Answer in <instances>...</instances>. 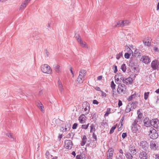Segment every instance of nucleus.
<instances>
[{"label": "nucleus", "mask_w": 159, "mask_h": 159, "mask_svg": "<svg viewBox=\"0 0 159 159\" xmlns=\"http://www.w3.org/2000/svg\"><path fill=\"white\" fill-rule=\"evenodd\" d=\"M149 132V135L151 139H154L158 138V134L157 133L156 130L153 128L150 129Z\"/></svg>", "instance_id": "nucleus-1"}, {"label": "nucleus", "mask_w": 159, "mask_h": 159, "mask_svg": "<svg viewBox=\"0 0 159 159\" xmlns=\"http://www.w3.org/2000/svg\"><path fill=\"white\" fill-rule=\"evenodd\" d=\"M50 69V66L46 64L42 65L41 66V70L45 73L50 74L51 72Z\"/></svg>", "instance_id": "nucleus-2"}, {"label": "nucleus", "mask_w": 159, "mask_h": 159, "mask_svg": "<svg viewBox=\"0 0 159 159\" xmlns=\"http://www.w3.org/2000/svg\"><path fill=\"white\" fill-rule=\"evenodd\" d=\"M73 146L72 142L71 140H66L64 142V147L66 149H70Z\"/></svg>", "instance_id": "nucleus-3"}, {"label": "nucleus", "mask_w": 159, "mask_h": 159, "mask_svg": "<svg viewBox=\"0 0 159 159\" xmlns=\"http://www.w3.org/2000/svg\"><path fill=\"white\" fill-rule=\"evenodd\" d=\"M125 89V85L124 84H119L118 88L117 89V92L119 94L121 93H124Z\"/></svg>", "instance_id": "nucleus-4"}, {"label": "nucleus", "mask_w": 159, "mask_h": 159, "mask_svg": "<svg viewBox=\"0 0 159 159\" xmlns=\"http://www.w3.org/2000/svg\"><path fill=\"white\" fill-rule=\"evenodd\" d=\"M83 109H84V111L85 112V114L87 115L88 114L89 111L90 106L89 103L87 102H83L82 105Z\"/></svg>", "instance_id": "nucleus-5"}, {"label": "nucleus", "mask_w": 159, "mask_h": 159, "mask_svg": "<svg viewBox=\"0 0 159 159\" xmlns=\"http://www.w3.org/2000/svg\"><path fill=\"white\" fill-rule=\"evenodd\" d=\"M157 142L155 140H152L150 142V146L151 148L153 150H157L158 146L157 145Z\"/></svg>", "instance_id": "nucleus-6"}, {"label": "nucleus", "mask_w": 159, "mask_h": 159, "mask_svg": "<svg viewBox=\"0 0 159 159\" xmlns=\"http://www.w3.org/2000/svg\"><path fill=\"white\" fill-rule=\"evenodd\" d=\"M139 157L140 159H148V155L145 152L142 151L139 153Z\"/></svg>", "instance_id": "nucleus-7"}, {"label": "nucleus", "mask_w": 159, "mask_h": 159, "mask_svg": "<svg viewBox=\"0 0 159 159\" xmlns=\"http://www.w3.org/2000/svg\"><path fill=\"white\" fill-rule=\"evenodd\" d=\"M141 60L143 63L145 64L149 63L151 60L149 57L146 56H143L141 58Z\"/></svg>", "instance_id": "nucleus-8"}, {"label": "nucleus", "mask_w": 159, "mask_h": 159, "mask_svg": "<svg viewBox=\"0 0 159 159\" xmlns=\"http://www.w3.org/2000/svg\"><path fill=\"white\" fill-rule=\"evenodd\" d=\"M140 146L144 150H147L149 147L148 144L145 141H142L140 142Z\"/></svg>", "instance_id": "nucleus-9"}, {"label": "nucleus", "mask_w": 159, "mask_h": 159, "mask_svg": "<svg viewBox=\"0 0 159 159\" xmlns=\"http://www.w3.org/2000/svg\"><path fill=\"white\" fill-rule=\"evenodd\" d=\"M159 62L157 60L153 61L151 63V67L154 70L157 69L158 68Z\"/></svg>", "instance_id": "nucleus-10"}, {"label": "nucleus", "mask_w": 159, "mask_h": 159, "mask_svg": "<svg viewBox=\"0 0 159 159\" xmlns=\"http://www.w3.org/2000/svg\"><path fill=\"white\" fill-rule=\"evenodd\" d=\"M129 150V153L132 154L133 155H136L137 153V151L135 147L134 146L130 145Z\"/></svg>", "instance_id": "nucleus-11"}, {"label": "nucleus", "mask_w": 159, "mask_h": 159, "mask_svg": "<svg viewBox=\"0 0 159 159\" xmlns=\"http://www.w3.org/2000/svg\"><path fill=\"white\" fill-rule=\"evenodd\" d=\"M36 105L43 113L44 112V107L41 102H36Z\"/></svg>", "instance_id": "nucleus-12"}, {"label": "nucleus", "mask_w": 159, "mask_h": 159, "mask_svg": "<svg viewBox=\"0 0 159 159\" xmlns=\"http://www.w3.org/2000/svg\"><path fill=\"white\" fill-rule=\"evenodd\" d=\"M151 120L147 117L145 118L143 120L144 125L146 127H149L151 125Z\"/></svg>", "instance_id": "nucleus-13"}, {"label": "nucleus", "mask_w": 159, "mask_h": 159, "mask_svg": "<svg viewBox=\"0 0 159 159\" xmlns=\"http://www.w3.org/2000/svg\"><path fill=\"white\" fill-rule=\"evenodd\" d=\"M133 81V79L132 78L129 77L125 79L124 78V80H123V82L126 84H132Z\"/></svg>", "instance_id": "nucleus-14"}, {"label": "nucleus", "mask_w": 159, "mask_h": 159, "mask_svg": "<svg viewBox=\"0 0 159 159\" xmlns=\"http://www.w3.org/2000/svg\"><path fill=\"white\" fill-rule=\"evenodd\" d=\"M151 125L152 126L156 128L158 127V123L157 119L152 120H151Z\"/></svg>", "instance_id": "nucleus-15"}, {"label": "nucleus", "mask_w": 159, "mask_h": 159, "mask_svg": "<svg viewBox=\"0 0 159 159\" xmlns=\"http://www.w3.org/2000/svg\"><path fill=\"white\" fill-rule=\"evenodd\" d=\"M85 117L84 114L81 115L79 117V120L81 123H84L85 121Z\"/></svg>", "instance_id": "nucleus-16"}, {"label": "nucleus", "mask_w": 159, "mask_h": 159, "mask_svg": "<svg viewBox=\"0 0 159 159\" xmlns=\"http://www.w3.org/2000/svg\"><path fill=\"white\" fill-rule=\"evenodd\" d=\"M29 2H29V0H25L21 5L20 7V9H22L24 8H25Z\"/></svg>", "instance_id": "nucleus-17"}, {"label": "nucleus", "mask_w": 159, "mask_h": 159, "mask_svg": "<svg viewBox=\"0 0 159 159\" xmlns=\"http://www.w3.org/2000/svg\"><path fill=\"white\" fill-rule=\"evenodd\" d=\"M121 24L120 25H122V27L127 26L130 23L129 21L126 20H121Z\"/></svg>", "instance_id": "nucleus-18"}, {"label": "nucleus", "mask_w": 159, "mask_h": 159, "mask_svg": "<svg viewBox=\"0 0 159 159\" xmlns=\"http://www.w3.org/2000/svg\"><path fill=\"white\" fill-rule=\"evenodd\" d=\"M87 141V138L85 135L82 136V141L80 143L81 146H84L86 143Z\"/></svg>", "instance_id": "nucleus-19"}, {"label": "nucleus", "mask_w": 159, "mask_h": 159, "mask_svg": "<svg viewBox=\"0 0 159 159\" xmlns=\"http://www.w3.org/2000/svg\"><path fill=\"white\" fill-rule=\"evenodd\" d=\"M79 42L80 43L81 46L83 47H85L87 48H88V46L86 44L85 42H84L81 40V39H79Z\"/></svg>", "instance_id": "nucleus-20"}, {"label": "nucleus", "mask_w": 159, "mask_h": 159, "mask_svg": "<svg viewBox=\"0 0 159 159\" xmlns=\"http://www.w3.org/2000/svg\"><path fill=\"white\" fill-rule=\"evenodd\" d=\"M115 77H117L120 80H122V82H123V80H124V78L123 75L122 74L120 73H118L116 75H115Z\"/></svg>", "instance_id": "nucleus-21"}, {"label": "nucleus", "mask_w": 159, "mask_h": 159, "mask_svg": "<svg viewBox=\"0 0 159 159\" xmlns=\"http://www.w3.org/2000/svg\"><path fill=\"white\" fill-rule=\"evenodd\" d=\"M86 70H82L80 72L79 75H81V77H82L84 78L86 76Z\"/></svg>", "instance_id": "nucleus-22"}, {"label": "nucleus", "mask_w": 159, "mask_h": 159, "mask_svg": "<svg viewBox=\"0 0 159 159\" xmlns=\"http://www.w3.org/2000/svg\"><path fill=\"white\" fill-rule=\"evenodd\" d=\"M60 66L58 65H54V70L57 73H59L60 71Z\"/></svg>", "instance_id": "nucleus-23"}, {"label": "nucleus", "mask_w": 159, "mask_h": 159, "mask_svg": "<svg viewBox=\"0 0 159 159\" xmlns=\"http://www.w3.org/2000/svg\"><path fill=\"white\" fill-rule=\"evenodd\" d=\"M84 80V78L81 77V75H79L77 80V81L78 82L80 83H81L83 82Z\"/></svg>", "instance_id": "nucleus-24"}, {"label": "nucleus", "mask_w": 159, "mask_h": 159, "mask_svg": "<svg viewBox=\"0 0 159 159\" xmlns=\"http://www.w3.org/2000/svg\"><path fill=\"white\" fill-rule=\"evenodd\" d=\"M132 155V154L129 152L126 153L125 154V156L127 159H132L133 157Z\"/></svg>", "instance_id": "nucleus-25"}, {"label": "nucleus", "mask_w": 159, "mask_h": 159, "mask_svg": "<svg viewBox=\"0 0 159 159\" xmlns=\"http://www.w3.org/2000/svg\"><path fill=\"white\" fill-rule=\"evenodd\" d=\"M131 106L130 104H129L126 107V108L125 110V112L126 113H128L131 110Z\"/></svg>", "instance_id": "nucleus-26"}, {"label": "nucleus", "mask_w": 159, "mask_h": 159, "mask_svg": "<svg viewBox=\"0 0 159 159\" xmlns=\"http://www.w3.org/2000/svg\"><path fill=\"white\" fill-rule=\"evenodd\" d=\"M126 67L125 64L124 63L122 64L121 66V69L124 72H125L126 70Z\"/></svg>", "instance_id": "nucleus-27"}, {"label": "nucleus", "mask_w": 159, "mask_h": 159, "mask_svg": "<svg viewBox=\"0 0 159 159\" xmlns=\"http://www.w3.org/2000/svg\"><path fill=\"white\" fill-rule=\"evenodd\" d=\"M132 129L134 132H136L138 130L137 125H132Z\"/></svg>", "instance_id": "nucleus-28"}, {"label": "nucleus", "mask_w": 159, "mask_h": 159, "mask_svg": "<svg viewBox=\"0 0 159 159\" xmlns=\"http://www.w3.org/2000/svg\"><path fill=\"white\" fill-rule=\"evenodd\" d=\"M111 86L113 92H114V90L115 89L116 84H114L113 81H112L111 82Z\"/></svg>", "instance_id": "nucleus-29"}, {"label": "nucleus", "mask_w": 159, "mask_h": 159, "mask_svg": "<svg viewBox=\"0 0 159 159\" xmlns=\"http://www.w3.org/2000/svg\"><path fill=\"white\" fill-rule=\"evenodd\" d=\"M116 125H114V126H112L110 130V134H111L113 133L114 132V130L116 129Z\"/></svg>", "instance_id": "nucleus-30"}, {"label": "nucleus", "mask_w": 159, "mask_h": 159, "mask_svg": "<svg viewBox=\"0 0 159 159\" xmlns=\"http://www.w3.org/2000/svg\"><path fill=\"white\" fill-rule=\"evenodd\" d=\"M123 56L122 52H120L119 54H118L116 55V58L117 60L119 59L122 57Z\"/></svg>", "instance_id": "nucleus-31"}, {"label": "nucleus", "mask_w": 159, "mask_h": 159, "mask_svg": "<svg viewBox=\"0 0 159 159\" xmlns=\"http://www.w3.org/2000/svg\"><path fill=\"white\" fill-rule=\"evenodd\" d=\"M143 43L145 46H148L150 45L151 43L149 41H147L146 40H144L143 41Z\"/></svg>", "instance_id": "nucleus-32"}, {"label": "nucleus", "mask_w": 159, "mask_h": 159, "mask_svg": "<svg viewBox=\"0 0 159 159\" xmlns=\"http://www.w3.org/2000/svg\"><path fill=\"white\" fill-rule=\"evenodd\" d=\"M95 126L93 124H92L90 126V132H93V131H95Z\"/></svg>", "instance_id": "nucleus-33"}, {"label": "nucleus", "mask_w": 159, "mask_h": 159, "mask_svg": "<svg viewBox=\"0 0 159 159\" xmlns=\"http://www.w3.org/2000/svg\"><path fill=\"white\" fill-rule=\"evenodd\" d=\"M149 94V92H145L144 93V98L145 100H147L148 98V95Z\"/></svg>", "instance_id": "nucleus-34"}, {"label": "nucleus", "mask_w": 159, "mask_h": 159, "mask_svg": "<svg viewBox=\"0 0 159 159\" xmlns=\"http://www.w3.org/2000/svg\"><path fill=\"white\" fill-rule=\"evenodd\" d=\"M89 123H88L87 125H81V128L83 129H86L88 128V127H89Z\"/></svg>", "instance_id": "nucleus-35"}, {"label": "nucleus", "mask_w": 159, "mask_h": 159, "mask_svg": "<svg viewBox=\"0 0 159 159\" xmlns=\"http://www.w3.org/2000/svg\"><path fill=\"white\" fill-rule=\"evenodd\" d=\"M111 113V109L110 108H108L107 109V111L106 112V113L105 114L104 116H107L108 115Z\"/></svg>", "instance_id": "nucleus-36"}, {"label": "nucleus", "mask_w": 159, "mask_h": 159, "mask_svg": "<svg viewBox=\"0 0 159 159\" xmlns=\"http://www.w3.org/2000/svg\"><path fill=\"white\" fill-rule=\"evenodd\" d=\"M121 20H120L118 21H115V23L117 24L118 27H122V25H120L121 24Z\"/></svg>", "instance_id": "nucleus-37"}, {"label": "nucleus", "mask_w": 159, "mask_h": 159, "mask_svg": "<svg viewBox=\"0 0 159 159\" xmlns=\"http://www.w3.org/2000/svg\"><path fill=\"white\" fill-rule=\"evenodd\" d=\"M6 135L8 137L13 139V140L14 139V138L13 137V136H12L11 134V133H7L6 134Z\"/></svg>", "instance_id": "nucleus-38"}, {"label": "nucleus", "mask_w": 159, "mask_h": 159, "mask_svg": "<svg viewBox=\"0 0 159 159\" xmlns=\"http://www.w3.org/2000/svg\"><path fill=\"white\" fill-rule=\"evenodd\" d=\"M83 157L80 154L77 155L76 157V159H83Z\"/></svg>", "instance_id": "nucleus-39"}, {"label": "nucleus", "mask_w": 159, "mask_h": 159, "mask_svg": "<svg viewBox=\"0 0 159 159\" xmlns=\"http://www.w3.org/2000/svg\"><path fill=\"white\" fill-rule=\"evenodd\" d=\"M130 56V55L129 54L128 52L125 53L124 55L125 57L127 59L129 58Z\"/></svg>", "instance_id": "nucleus-40"}, {"label": "nucleus", "mask_w": 159, "mask_h": 159, "mask_svg": "<svg viewBox=\"0 0 159 159\" xmlns=\"http://www.w3.org/2000/svg\"><path fill=\"white\" fill-rule=\"evenodd\" d=\"M113 69H114V72L115 73H116L117 71V66L116 65H114Z\"/></svg>", "instance_id": "nucleus-41"}, {"label": "nucleus", "mask_w": 159, "mask_h": 159, "mask_svg": "<svg viewBox=\"0 0 159 159\" xmlns=\"http://www.w3.org/2000/svg\"><path fill=\"white\" fill-rule=\"evenodd\" d=\"M78 124L76 123H74L72 127V128L73 129H76L77 128V126Z\"/></svg>", "instance_id": "nucleus-42"}, {"label": "nucleus", "mask_w": 159, "mask_h": 159, "mask_svg": "<svg viewBox=\"0 0 159 159\" xmlns=\"http://www.w3.org/2000/svg\"><path fill=\"white\" fill-rule=\"evenodd\" d=\"M138 119H136L134 120V122L133 123L132 125H137V123L138 122Z\"/></svg>", "instance_id": "nucleus-43"}, {"label": "nucleus", "mask_w": 159, "mask_h": 159, "mask_svg": "<svg viewBox=\"0 0 159 159\" xmlns=\"http://www.w3.org/2000/svg\"><path fill=\"white\" fill-rule=\"evenodd\" d=\"M122 105V101L120 100H119L118 102V107H120Z\"/></svg>", "instance_id": "nucleus-44"}, {"label": "nucleus", "mask_w": 159, "mask_h": 159, "mask_svg": "<svg viewBox=\"0 0 159 159\" xmlns=\"http://www.w3.org/2000/svg\"><path fill=\"white\" fill-rule=\"evenodd\" d=\"M138 102L136 101H135L134 102H133L132 103L130 104V105L131 107H132V105H136L137 104H138Z\"/></svg>", "instance_id": "nucleus-45"}, {"label": "nucleus", "mask_w": 159, "mask_h": 159, "mask_svg": "<svg viewBox=\"0 0 159 159\" xmlns=\"http://www.w3.org/2000/svg\"><path fill=\"white\" fill-rule=\"evenodd\" d=\"M75 38L78 42L79 41V39H81V38H80V35L79 34H77L76 35Z\"/></svg>", "instance_id": "nucleus-46"}, {"label": "nucleus", "mask_w": 159, "mask_h": 159, "mask_svg": "<svg viewBox=\"0 0 159 159\" xmlns=\"http://www.w3.org/2000/svg\"><path fill=\"white\" fill-rule=\"evenodd\" d=\"M127 134L126 133H124L122 134V137L123 139H125L127 136Z\"/></svg>", "instance_id": "nucleus-47"}, {"label": "nucleus", "mask_w": 159, "mask_h": 159, "mask_svg": "<svg viewBox=\"0 0 159 159\" xmlns=\"http://www.w3.org/2000/svg\"><path fill=\"white\" fill-rule=\"evenodd\" d=\"M108 152L109 153H113L114 152V149L112 148H111L109 149Z\"/></svg>", "instance_id": "nucleus-48"}, {"label": "nucleus", "mask_w": 159, "mask_h": 159, "mask_svg": "<svg viewBox=\"0 0 159 159\" xmlns=\"http://www.w3.org/2000/svg\"><path fill=\"white\" fill-rule=\"evenodd\" d=\"M134 96V95H131L128 99V101H130L132 100Z\"/></svg>", "instance_id": "nucleus-49"}, {"label": "nucleus", "mask_w": 159, "mask_h": 159, "mask_svg": "<svg viewBox=\"0 0 159 159\" xmlns=\"http://www.w3.org/2000/svg\"><path fill=\"white\" fill-rule=\"evenodd\" d=\"M138 118L139 119H141L142 117L143 114L142 113H139V114H138Z\"/></svg>", "instance_id": "nucleus-50"}, {"label": "nucleus", "mask_w": 159, "mask_h": 159, "mask_svg": "<svg viewBox=\"0 0 159 159\" xmlns=\"http://www.w3.org/2000/svg\"><path fill=\"white\" fill-rule=\"evenodd\" d=\"M102 93V96L103 97H106V94L103 91H101Z\"/></svg>", "instance_id": "nucleus-51"}, {"label": "nucleus", "mask_w": 159, "mask_h": 159, "mask_svg": "<svg viewBox=\"0 0 159 159\" xmlns=\"http://www.w3.org/2000/svg\"><path fill=\"white\" fill-rule=\"evenodd\" d=\"M59 87L60 90L61 91V92H62V91L63 90V88H62L63 86H62V84L59 85Z\"/></svg>", "instance_id": "nucleus-52"}, {"label": "nucleus", "mask_w": 159, "mask_h": 159, "mask_svg": "<svg viewBox=\"0 0 159 159\" xmlns=\"http://www.w3.org/2000/svg\"><path fill=\"white\" fill-rule=\"evenodd\" d=\"M93 103L97 105L99 103V102L96 100H94L93 101Z\"/></svg>", "instance_id": "nucleus-53"}, {"label": "nucleus", "mask_w": 159, "mask_h": 159, "mask_svg": "<svg viewBox=\"0 0 159 159\" xmlns=\"http://www.w3.org/2000/svg\"><path fill=\"white\" fill-rule=\"evenodd\" d=\"M93 138L96 141L97 140V136L94 133H93Z\"/></svg>", "instance_id": "nucleus-54"}, {"label": "nucleus", "mask_w": 159, "mask_h": 159, "mask_svg": "<svg viewBox=\"0 0 159 159\" xmlns=\"http://www.w3.org/2000/svg\"><path fill=\"white\" fill-rule=\"evenodd\" d=\"M48 56H49V52L47 51V50H45V57H48Z\"/></svg>", "instance_id": "nucleus-55"}, {"label": "nucleus", "mask_w": 159, "mask_h": 159, "mask_svg": "<svg viewBox=\"0 0 159 159\" xmlns=\"http://www.w3.org/2000/svg\"><path fill=\"white\" fill-rule=\"evenodd\" d=\"M95 89L97 90V91H101L102 90H101L100 89V88L98 87H96L95 88Z\"/></svg>", "instance_id": "nucleus-56"}, {"label": "nucleus", "mask_w": 159, "mask_h": 159, "mask_svg": "<svg viewBox=\"0 0 159 159\" xmlns=\"http://www.w3.org/2000/svg\"><path fill=\"white\" fill-rule=\"evenodd\" d=\"M153 49L154 50L155 52H158V48L156 47H154Z\"/></svg>", "instance_id": "nucleus-57"}, {"label": "nucleus", "mask_w": 159, "mask_h": 159, "mask_svg": "<svg viewBox=\"0 0 159 159\" xmlns=\"http://www.w3.org/2000/svg\"><path fill=\"white\" fill-rule=\"evenodd\" d=\"M115 81L116 82V83L117 82H118L120 80L117 77H116L115 76Z\"/></svg>", "instance_id": "nucleus-58"}, {"label": "nucleus", "mask_w": 159, "mask_h": 159, "mask_svg": "<svg viewBox=\"0 0 159 159\" xmlns=\"http://www.w3.org/2000/svg\"><path fill=\"white\" fill-rule=\"evenodd\" d=\"M70 71L71 73L72 74V76L73 77H74V74L73 73V71L72 70V68L71 67L70 68Z\"/></svg>", "instance_id": "nucleus-59"}, {"label": "nucleus", "mask_w": 159, "mask_h": 159, "mask_svg": "<svg viewBox=\"0 0 159 159\" xmlns=\"http://www.w3.org/2000/svg\"><path fill=\"white\" fill-rule=\"evenodd\" d=\"M102 76H99L98 77L97 79L98 80H102Z\"/></svg>", "instance_id": "nucleus-60"}, {"label": "nucleus", "mask_w": 159, "mask_h": 159, "mask_svg": "<svg viewBox=\"0 0 159 159\" xmlns=\"http://www.w3.org/2000/svg\"><path fill=\"white\" fill-rule=\"evenodd\" d=\"M139 52V50L138 49H136L134 51V53L135 54H137Z\"/></svg>", "instance_id": "nucleus-61"}, {"label": "nucleus", "mask_w": 159, "mask_h": 159, "mask_svg": "<svg viewBox=\"0 0 159 159\" xmlns=\"http://www.w3.org/2000/svg\"><path fill=\"white\" fill-rule=\"evenodd\" d=\"M96 144H93V145H92V146H91V147L93 148H95L96 147Z\"/></svg>", "instance_id": "nucleus-62"}, {"label": "nucleus", "mask_w": 159, "mask_h": 159, "mask_svg": "<svg viewBox=\"0 0 159 159\" xmlns=\"http://www.w3.org/2000/svg\"><path fill=\"white\" fill-rule=\"evenodd\" d=\"M156 159H159V154H157L156 155Z\"/></svg>", "instance_id": "nucleus-63"}, {"label": "nucleus", "mask_w": 159, "mask_h": 159, "mask_svg": "<svg viewBox=\"0 0 159 159\" xmlns=\"http://www.w3.org/2000/svg\"><path fill=\"white\" fill-rule=\"evenodd\" d=\"M157 10H159V2H158L157 5Z\"/></svg>", "instance_id": "nucleus-64"}]
</instances>
